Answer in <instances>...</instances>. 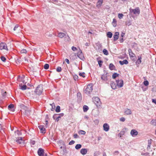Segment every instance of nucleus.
I'll return each mask as SVG.
<instances>
[{
    "mask_svg": "<svg viewBox=\"0 0 156 156\" xmlns=\"http://www.w3.org/2000/svg\"><path fill=\"white\" fill-rule=\"evenodd\" d=\"M56 71L58 72H60L62 70V68L60 66H58L56 68Z\"/></svg>",
    "mask_w": 156,
    "mask_h": 156,
    "instance_id": "43",
    "label": "nucleus"
},
{
    "mask_svg": "<svg viewBox=\"0 0 156 156\" xmlns=\"http://www.w3.org/2000/svg\"><path fill=\"white\" fill-rule=\"evenodd\" d=\"M74 143L75 141L73 140H72L69 142V145H71L73 144Z\"/></svg>",
    "mask_w": 156,
    "mask_h": 156,
    "instance_id": "57",
    "label": "nucleus"
},
{
    "mask_svg": "<svg viewBox=\"0 0 156 156\" xmlns=\"http://www.w3.org/2000/svg\"><path fill=\"white\" fill-rule=\"evenodd\" d=\"M131 55H133V56H134V57L133 58H132V60H135V59L136 58L135 54L133 52H132V53H131Z\"/></svg>",
    "mask_w": 156,
    "mask_h": 156,
    "instance_id": "54",
    "label": "nucleus"
},
{
    "mask_svg": "<svg viewBox=\"0 0 156 156\" xmlns=\"http://www.w3.org/2000/svg\"><path fill=\"white\" fill-rule=\"evenodd\" d=\"M50 105L51 106V111H53L55 110V104L53 103L51 104H50Z\"/></svg>",
    "mask_w": 156,
    "mask_h": 156,
    "instance_id": "30",
    "label": "nucleus"
},
{
    "mask_svg": "<svg viewBox=\"0 0 156 156\" xmlns=\"http://www.w3.org/2000/svg\"><path fill=\"white\" fill-rule=\"evenodd\" d=\"M84 74H85V73H84V72L80 73L79 74V75L80 76H81L83 77V78L85 77V76H84Z\"/></svg>",
    "mask_w": 156,
    "mask_h": 156,
    "instance_id": "49",
    "label": "nucleus"
},
{
    "mask_svg": "<svg viewBox=\"0 0 156 156\" xmlns=\"http://www.w3.org/2000/svg\"><path fill=\"white\" fill-rule=\"evenodd\" d=\"M77 56L82 60H84V58L83 54L82 53V51L80 49L79 51L77 54Z\"/></svg>",
    "mask_w": 156,
    "mask_h": 156,
    "instance_id": "8",
    "label": "nucleus"
},
{
    "mask_svg": "<svg viewBox=\"0 0 156 156\" xmlns=\"http://www.w3.org/2000/svg\"><path fill=\"white\" fill-rule=\"evenodd\" d=\"M107 74H108L107 73H106L101 75V79L104 81L107 80Z\"/></svg>",
    "mask_w": 156,
    "mask_h": 156,
    "instance_id": "10",
    "label": "nucleus"
},
{
    "mask_svg": "<svg viewBox=\"0 0 156 156\" xmlns=\"http://www.w3.org/2000/svg\"><path fill=\"white\" fill-rule=\"evenodd\" d=\"M111 86L112 88L113 89H115L116 88V85L115 83L114 82H111Z\"/></svg>",
    "mask_w": 156,
    "mask_h": 156,
    "instance_id": "17",
    "label": "nucleus"
},
{
    "mask_svg": "<svg viewBox=\"0 0 156 156\" xmlns=\"http://www.w3.org/2000/svg\"><path fill=\"white\" fill-rule=\"evenodd\" d=\"M96 46L97 47H98V49L100 48L101 47V44H100L99 43H97Z\"/></svg>",
    "mask_w": 156,
    "mask_h": 156,
    "instance_id": "52",
    "label": "nucleus"
},
{
    "mask_svg": "<svg viewBox=\"0 0 156 156\" xmlns=\"http://www.w3.org/2000/svg\"><path fill=\"white\" fill-rule=\"evenodd\" d=\"M81 147L82 145L80 144H77L75 146V148L76 149L78 150Z\"/></svg>",
    "mask_w": 156,
    "mask_h": 156,
    "instance_id": "33",
    "label": "nucleus"
},
{
    "mask_svg": "<svg viewBox=\"0 0 156 156\" xmlns=\"http://www.w3.org/2000/svg\"><path fill=\"white\" fill-rule=\"evenodd\" d=\"M27 52V51L25 49H22L20 51V53H26Z\"/></svg>",
    "mask_w": 156,
    "mask_h": 156,
    "instance_id": "47",
    "label": "nucleus"
},
{
    "mask_svg": "<svg viewBox=\"0 0 156 156\" xmlns=\"http://www.w3.org/2000/svg\"><path fill=\"white\" fill-rule=\"evenodd\" d=\"M49 65L48 64H45L44 66V68L45 69H47L49 68Z\"/></svg>",
    "mask_w": 156,
    "mask_h": 156,
    "instance_id": "42",
    "label": "nucleus"
},
{
    "mask_svg": "<svg viewBox=\"0 0 156 156\" xmlns=\"http://www.w3.org/2000/svg\"><path fill=\"white\" fill-rule=\"evenodd\" d=\"M103 52L105 55H108V51L105 49H104L103 50Z\"/></svg>",
    "mask_w": 156,
    "mask_h": 156,
    "instance_id": "36",
    "label": "nucleus"
},
{
    "mask_svg": "<svg viewBox=\"0 0 156 156\" xmlns=\"http://www.w3.org/2000/svg\"><path fill=\"white\" fill-rule=\"evenodd\" d=\"M115 68V66L112 63H110L109 65V68L111 70H113Z\"/></svg>",
    "mask_w": 156,
    "mask_h": 156,
    "instance_id": "22",
    "label": "nucleus"
},
{
    "mask_svg": "<svg viewBox=\"0 0 156 156\" xmlns=\"http://www.w3.org/2000/svg\"><path fill=\"white\" fill-rule=\"evenodd\" d=\"M120 121L122 122H124L125 120V119L124 117H121L120 119Z\"/></svg>",
    "mask_w": 156,
    "mask_h": 156,
    "instance_id": "60",
    "label": "nucleus"
},
{
    "mask_svg": "<svg viewBox=\"0 0 156 156\" xmlns=\"http://www.w3.org/2000/svg\"><path fill=\"white\" fill-rule=\"evenodd\" d=\"M65 35V34L63 33L60 32L58 33V37L62 38Z\"/></svg>",
    "mask_w": 156,
    "mask_h": 156,
    "instance_id": "23",
    "label": "nucleus"
},
{
    "mask_svg": "<svg viewBox=\"0 0 156 156\" xmlns=\"http://www.w3.org/2000/svg\"><path fill=\"white\" fill-rule=\"evenodd\" d=\"M19 86L20 87V89H21L22 90H25L27 87V86L26 85H24L23 86H21L20 85Z\"/></svg>",
    "mask_w": 156,
    "mask_h": 156,
    "instance_id": "25",
    "label": "nucleus"
},
{
    "mask_svg": "<svg viewBox=\"0 0 156 156\" xmlns=\"http://www.w3.org/2000/svg\"><path fill=\"white\" fill-rule=\"evenodd\" d=\"M18 27V25H16L14 27L13 29V30H16V29Z\"/></svg>",
    "mask_w": 156,
    "mask_h": 156,
    "instance_id": "64",
    "label": "nucleus"
},
{
    "mask_svg": "<svg viewBox=\"0 0 156 156\" xmlns=\"http://www.w3.org/2000/svg\"><path fill=\"white\" fill-rule=\"evenodd\" d=\"M7 94V92L5 91L2 94V98H4L5 97Z\"/></svg>",
    "mask_w": 156,
    "mask_h": 156,
    "instance_id": "55",
    "label": "nucleus"
},
{
    "mask_svg": "<svg viewBox=\"0 0 156 156\" xmlns=\"http://www.w3.org/2000/svg\"><path fill=\"white\" fill-rule=\"evenodd\" d=\"M15 135H17L18 136H20L21 135V133L19 130H18L15 132Z\"/></svg>",
    "mask_w": 156,
    "mask_h": 156,
    "instance_id": "38",
    "label": "nucleus"
},
{
    "mask_svg": "<svg viewBox=\"0 0 156 156\" xmlns=\"http://www.w3.org/2000/svg\"><path fill=\"white\" fill-rule=\"evenodd\" d=\"M130 134L133 136H134L138 135V132L136 129H133L131 130Z\"/></svg>",
    "mask_w": 156,
    "mask_h": 156,
    "instance_id": "11",
    "label": "nucleus"
},
{
    "mask_svg": "<svg viewBox=\"0 0 156 156\" xmlns=\"http://www.w3.org/2000/svg\"><path fill=\"white\" fill-rule=\"evenodd\" d=\"M93 90L92 86L91 84H88L85 90V93L87 94H89Z\"/></svg>",
    "mask_w": 156,
    "mask_h": 156,
    "instance_id": "2",
    "label": "nucleus"
},
{
    "mask_svg": "<svg viewBox=\"0 0 156 156\" xmlns=\"http://www.w3.org/2000/svg\"><path fill=\"white\" fill-rule=\"evenodd\" d=\"M152 102L153 103H155L156 105V99H152Z\"/></svg>",
    "mask_w": 156,
    "mask_h": 156,
    "instance_id": "63",
    "label": "nucleus"
},
{
    "mask_svg": "<svg viewBox=\"0 0 156 156\" xmlns=\"http://www.w3.org/2000/svg\"><path fill=\"white\" fill-rule=\"evenodd\" d=\"M35 142L34 140H31L30 144L31 145H34L35 144Z\"/></svg>",
    "mask_w": 156,
    "mask_h": 156,
    "instance_id": "59",
    "label": "nucleus"
},
{
    "mask_svg": "<svg viewBox=\"0 0 156 156\" xmlns=\"http://www.w3.org/2000/svg\"><path fill=\"white\" fill-rule=\"evenodd\" d=\"M58 114H55L53 116V118L54 119H57Z\"/></svg>",
    "mask_w": 156,
    "mask_h": 156,
    "instance_id": "51",
    "label": "nucleus"
},
{
    "mask_svg": "<svg viewBox=\"0 0 156 156\" xmlns=\"http://www.w3.org/2000/svg\"><path fill=\"white\" fill-rule=\"evenodd\" d=\"M144 85L147 86L149 85V82L147 80L144 81L143 82Z\"/></svg>",
    "mask_w": 156,
    "mask_h": 156,
    "instance_id": "44",
    "label": "nucleus"
},
{
    "mask_svg": "<svg viewBox=\"0 0 156 156\" xmlns=\"http://www.w3.org/2000/svg\"><path fill=\"white\" fill-rule=\"evenodd\" d=\"M117 83V86L118 87L120 88L123 87V81L122 80H116Z\"/></svg>",
    "mask_w": 156,
    "mask_h": 156,
    "instance_id": "6",
    "label": "nucleus"
},
{
    "mask_svg": "<svg viewBox=\"0 0 156 156\" xmlns=\"http://www.w3.org/2000/svg\"><path fill=\"white\" fill-rule=\"evenodd\" d=\"M123 16V15L122 13H119L118 14V17L120 19L122 18Z\"/></svg>",
    "mask_w": 156,
    "mask_h": 156,
    "instance_id": "50",
    "label": "nucleus"
},
{
    "mask_svg": "<svg viewBox=\"0 0 156 156\" xmlns=\"http://www.w3.org/2000/svg\"><path fill=\"white\" fill-rule=\"evenodd\" d=\"M130 11L131 13L134 14H139L140 13V10L138 8H136L135 9H130Z\"/></svg>",
    "mask_w": 156,
    "mask_h": 156,
    "instance_id": "4",
    "label": "nucleus"
},
{
    "mask_svg": "<svg viewBox=\"0 0 156 156\" xmlns=\"http://www.w3.org/2000/svg\"><path fill=\"white\" fill-rule=\"evenodd\" d=\"M119 34L118 32H115V34L114 35V41H116L119 38Z\"/></svg>",
    "mask_w": 156,
    "mask_h": 156,
    "instance_id": "13",
    "label": "nucleus"
},
{
    "mask_svg": "<svg viewBox=\"0 0 156 156\" xmlns=\"http://www.w3.org/2000/svg\"><path fill=\"white\" fill-rule=\"evenodd\" d=\"M151 123L154 126H156V119L152 120L151 122Z\"/></svg>",
    "mask_w": 156,
    "mask_h": 156,
    "instance_id": "40",
    "label": "nucleus"
},
{
    "mask_svg": "<svg viewBox=\"0 0 156 156\" xmlns=\"http://www.w3.org/2000/svg\"><path fill=\"white\" fill-rule=\"evenodd\" d=\"M119 63L121 65H123L124 64L126 65L128 64V62L127 60L125 59L122 61H119Z\"/></svg>",
    "mask_w": 156,
    "mask_h": 156,
    "instance_id": "15",
    "label": "nucleus"
},
{
    "mask_svg": "<svg viewBox=\"0 0 156 156\" xmlns=\"http://www.w3.org/2000/svg\"><path fill=\"white\" fill-rule=\"evenodd\" d=\"M83 110L84 112H87L89 109V108L88 106L84 105L83 106Z\"/></svg>",
    "mask_w": 156,
    "mask_h": 156,
    "instance_id": "24",
    "label": "nucleus"
},
{
    "mask_svg": "<svg viewBox=\"0 0 156 156\" xmlns=\"http://www.w3.org/2000/svg\"><path fill=\"white\" fill-rule=\"evenodd\" d=\"M73 78L75 80H77L78 78V76L76 75H74L73 76Z\"/></svg>",
    "mask_w": 156,
    "mask_h": 156,
    "instance_id": "48",
    "label": "nucleus"
},
{
    "mask_svg": "<svg viewBox=\"0 0 156 156\" xmlns=\"http://www.w3.org/2000/svg\"><path fill=\"white\" fill-rule=\"evenodd\" d=\"M1 60L3 62H5L6 60V58L4 56H1Z\"/></svg>",
    "mask_w": 156,
    "mask_h": 156,
    "instance_id": "53",
    "label": "nucleus"
},
{
    "mask_svg": "<svg viewBox=\"0 0 156 156\" xmlns=\"http://www.w3.org/2000/svg\"><path fill=\"white\" fill-rule=\"evenodd\" d=\"M119 76V74L117 73H114L112 76V77L113 79H115L116 77L118 76Z\"/></svg>",
    "mask_w": 156,
    "mask_h": 156,
    "instance_id": "32",
    "label": "nucleus"
},
{
    "mask_svg": "<svg viewBox=\"0 0 156 156\" xmlns=\"http://www.w3.org/2000/svg\"><path fill=\"white\" fill-rule=\"evenodd\" d=\"M101 153L99 151H96L94 153V156H97L100 154Z\"/></svg>",
    "mask_w": 156,
    "mask_h": 156,
    "instance_id": "45",
    "label": "nucleus"
},
{
    "mask_svg": "<svg viewBox=\"0 0 156 156\" xmlns=\"http://www.w3.org/2000/svg\"><path fill=\"white\" fill-rule=\"evenodd\" d=\"M128 51L130 57L131 58H134V56H133V55H131V53L133 52L131 49H129Z\"/></svg>",
    "mask_w": 156,
    "mask_h": 156,
    "instance_id": "29",
    "label": "nucleus"
},
{
    "mask_svg": "<svg viewBox=\"0 0 156 156\" xmlns=\"http://www.w3.org/2000/svg\"><path fill=\"white\" fill-rule=\"evenodd\" d=\"M16 141L18 144H21L22 145H24V141L23 140L22 137H18L16 138Z\"/></svg>",
    "mask_w": 156,
    "mask_h": 156,
    "instance_id": "7",
    "label": "nucleus"
},
{
    "mask_svg": "<svg viewBox=\"0 0 156 156\" xmlns=\"http://www.w3.org/2000/svg\"><path fill=\"white\" fill-rule=\"evenodd\" d=\"M30 112V110L27 109V108H26V109L24 112V114L25 116H28L29 115Z\"/></svg>",
    "mask_w": 156,
    "mask_h": 156,
    "instance_id": "16",
    "label": "nucleus"
},
{
    "mask_svg": "<svg viewBox=\"0 0 156 156\" xmlns=\"http://www.w3.org/2000/svg\"><path fill=\"white\" fill-rule=\"evenodd\" d=\"M73 137L75 138H79V136L77 134H75L73 135Z\"/></svg>",
    "mask_w": 156,
    "mask_h": 156,
    "instance_id": "58",
    "label": "nucleus"
},
{
    "mask_svg": "<svg viewBox=\"0 0 156 156\" xmlns=\"http://www.w3.org/2000/svg\"><path fill=\"white\" fill-rule=\"evenodd\" d=\"M43 90V86L42 85H39L37 87L35 90V92L36 94L41 95Z\"/></svg>",
    "mask_w": 156,
    "mask_h": 156,
    "instance_id": "1",
    "label": "nucleus"
},
{
    "mask_svg": "<svg viewBox=\"0 0 156 156\" xmlns=\"http://www.w3.org/2000/svg\"><path fill=\"white\" fill-rule=\"evenodd\" d=\"M58 115L57 119H55V121L57 122L58 121L59 118L63 116L64 115V114L63 113H61L59 114H58Z\"/></svg>",
    "mask_w": 156,
    "mask_h": 156,
    "instance_id": "20",
    "label": "nucleus"
},
{
    "mask_svg": "<svg viewBox=\"0 0 156 156\" xmlns=\"http://www.w3.org/2000/svg\"><path fill=\"white\" fill-rule=\"evenodd\" d=\"M119 151H115L114 152V155H117L118 154H119Z\"/></svg>",
    "mask_w": 156,
    "mask_h": 156,
    "instance_id": "62",
    "label": "nucleus"
},
{
    "mask_svg": "<svg viewBox=\"0 0 156 156\" xmlns=\"http://www.w3.org/2000/svg\"><path fill=\"white\" fill-rule=\"evenodd\" d=\"M78 133L80 134L84 135L86 133V132L84 131L83 130H80L79 131Z\"/></svg>",
    "mask_w": 156,
    "mask_h": 156,
    "instance_id": "39",
    "label": "nucleus"
},
{
    "mask_svg": "<svg viewBox=\"0 0 156 156\" xmlns=\"http://www.w3.org/2000/svg\"><path fill=\"white\" fill-rule=\"evenodd\" d=\"M39 128L41 130V132L42 133H43L44 131L45 130V129L44 127L42 126H38Z\"/></svg>",
    "mask_w": 156,
    "mask_h": 156,
    "instance_id": "21",
    "label": "nucleus"
},
{
    "mask_svg": "<svg viewBox=\"0 0 156 156\" xmlns=\"http://www.w3.org/2000/svg\"><path fill=\"white\" fill-rule=\"evenodd\" d=\"M132 21L130 20H127L126 23V25L129 26L131 24Z\"/></svg>",
    "mask_w": 156,
    "mask_h": 156,
    "instance_id": "34",
    "label": "nucleus"
},
{
    "mask_svg": "<svg viewBox=\"0 0 156 156\" xmlns=\"http://www.w3.org/2000/svg\"><path fill=\"white\" fill-rule=\"evenodd\" d=\"M125 113L127 115H129L131 114L132 112L130 109L127 108L125 109Z\"/></svg>",
    "mask_w": 156,
    "mask_h": 156,
    "instance_id": "18",
    "label": "nucleus"
},
{
    "mask_svg": "<svg viewBox=\"0 0 156 156\" xmlns=\"http://www.w3.org/2000/svg\"><path fill=\"white\" fill-rule=\"evenodd\" d=\"M44 150L42 148H39L37 151V153L39 156H47L46 154H44Z\"/></svg>",
    "mask_w": 156,
    "mask_h": 156,
    "instance_id": "5",
    "label": "nucleus"
},
{
    "mask_svg": "<svg viewBox=\"0 0 156 156\" xmlns=\"http://www.w3.org/2000/svg\"><path fill=\"white\" fill-rule=\"evenodd\" d=\"M152 141V140L151 139L149 140H148V146H147V149H148L149 148L150 149V146H151V143Z\"/></svg>",
    "mask_w": 156,
    "mask_h": 156,
    "instance_id": "28",
    "label": "nucleus"
},
{
    "mask_svg": "<svg viewBox=\"0 0 156 156\" xmlns=\"http://www.w3.org/2000/svg\"><path fill=\"white\" fill-rule=\"evenodd\" d=\"M60 107L58 105L57 106L55 109V111L57 112H59L60 111Z\"/></svg>",
    "mask_w": 156,
    "mask_h": 156,
    "instance_id": "37",
    "label": "nucleus"
},
{
    "mask_svg": "<svg viewBox=\"0 0 156 156\" xmlns=\"http://www.w3.org/2000/svg\"><path fill=\"white\" fill-rule=\"evenodd\" d=\"M117 21L115 19H113L112 22V24L114 27H115L117 25Z\"/></svg>",
    "mask_w": 156,
    "mask_h": 156,
    "instance_id": "26",
    "label": "nucleus"
},
{
    "mask_svg": "<svg viewBox=\"0 0 156 156\" xmlns=\"http://www.w3.org/2000/svg\"><path fill=\"white\" fill-rule=\"evenodd\" d=\"M141 59L142 58L141 56H139L138 57V59H137V61H136V63H137L138 64H140L141 62Z\"/></svg>",
    "mask_w": 156,
    "mask_h": 156,
    "instance_id": "27",
    "label": "nucleus"
},
{
    "mask_svg": "<svg viewBox=\"0 0 156 156\" xmlns=\"http://www.w3.org/2000/svg\"><path fill=\"white\" fill-rule=\"evenodd\" d=\"M98 62L99 66L101 67L102 65V63L103 62V61L101 60H99L98 61Z\"/></svg>",
    "mask_w": 156,
    "mask_h": 156,
    "instance_id": "46",
    "label": "nucleus"
},
{
    "mask_svg": "<svg viewBox=\"0 0 156 156\" xmlns=\"http://www.w3.org/2000/svg\"><path fill=\"white\" fill-rule=\"evenodd\" d=\"M72 49L74 51H75L77 50V48L76 47L74 46H73L72 47Z\"/></svg>",
    "mask_w": 156,
    "mask_h": 156,
    "instance_id": "61",
    "label": "nucleus"
},
{
    "mask_svg": "<svg viewBox=\"0 0 156 156\" xmlns=\"http://www.w3.org/2000/svg\"><path fill=\"white\" fill-rule=\"evenodd\" d=\"M104 130L105 131H108L109 129V127L108 125L106 123L104 124L103 126Z\"/></svg>",
    "mask_w": 156,
    "mask_h": 156,
    "instance_id": "12",
    "label": "nucleus"
},
{
    "mask_svg": "<svg viewBox=\"0 0 156 156\" xmlns=\"http://www.w3.org/2000/svg\"><path fill=\"white\" fill-rule=\"evenodd\" d=\"M124 131L122 130L120 131V133L119 134V135H122V136L124 134Z\"/></svg>",
    "mask_w": 156,
    "mask_h": 156,
    "instance_id": "56",
    "label": "nucleus"
},
{
    "mask_svg": "<svg viewBox=\"0 0 156 156\" xmlns=\"http://www.w3.org/2000/svg\"><path fill=\"white\" fill-rule=\"evenodd\" d=\"M0 49L1 50L5 49L8 50L6 44L5 43H1L0 44Z\"/></svg>",
    "mask_w": 156,
    "mask_h": 156,
    "instance_id": "9",
    "label": "nucleus"
},
{
    "mask_svg": "<svg viewBox=\"0 0 156 156\" xmlns=\"http://www.w3.org/2000/svg\"><path fill=\"white\" fill-rule=\"evenodd\" d=\"M94 100V104L97 107L100 106L101 102L100 99L98 97H95Z\"/></svg>",
    "mask_w": 156,
    "mask_h": 156,
    "instance_id": "3",
    "label": "nucleus"
},
{
    "mask_svg": "<svg viewBox=\"0 0 156 156\" xmlns=\"http://www.w3.org/2000/svg\"><path fill=\"white\" fill-rule=\"evenodd\" d=\"M112 35V34L110 32H108L107 34V36L108 37L111 38Z\"/></svg>",
    "mask_w": 156,
    "mask_h": 156,
    "instance_id": "31",
    "label": "nucleus"
},
{
    "mask_svg": "<svg viewBox=\"0 0 156 156\" xmlns=\"http://www.w3.org/2000/svg\"><path fill=\"white\" fill-rule=\"evenodd\" d=\"M103 2V0H99L97 3V6L98 8H99L101 6Z\"/></svg>",
    "mask_w": 156,
    "mask_h": 156,
    "instance_id": "19",
    "label": "nucleus"
},
{
    "mask_svg": "<svg viewBox=\"0 0 156 156\" xmlns=\"http://www.w3.org/2000/svg\"><path fill=\"white\" fill-rule=\"evenodd\" d=\"M14 107V105L13 104H10L8 106V109L9 110H11V109L13 108Z\"/></svg>",
    "mask_w": 156,
    "mask_h": 156,
    "instance_id": "41",
    "label": "nucleus"
},
{
    "mask_svg": "<svg viewBox=\"0 0 156 156\" xmlns=\"http://www.w3.org/2000/svg\"><path fill=\"white\" fill-rule=\"evenodd\" d=\"M87 152V149L85 148H82V149L80 151V153L83 154V155H84L86 154Z\"/></svg>",
    "mask_w": 156,
    "mask_h": 156,
    "instance_id": "14",
    "label": "nucleus"
},
{
    "mask_svg": "<svg viewBox=\"0 0 156 156\" xmlns=\"http://www.w3.org/2000/svg\"><path fill=\"white\" fill-rule=\"evenodd\" d=\"M77 97L79 100H81L82 97L81 94L80 92H78L77 93Z\"/></svg>",
    "mask_w": 156,
    "mask_h": 156,
    "instance_id": "35",
    "label": "nucleus"
}]
</instances>
